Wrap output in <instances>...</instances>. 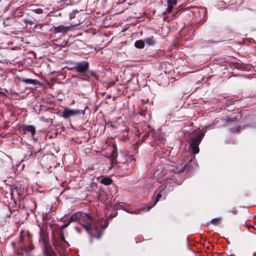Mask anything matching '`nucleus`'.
I'll list each match as a JSON object with an SVG mask.
<instances>
[{
    "mask_svg": "<svg viewBox=\"0 0 256 256\" xmlns=\"http://www.w3.org/2000/svg\"><path fill=\"white\" fill-rule=\"evenodd\" d=\"M68 226V224H64V227H66V226Z\"/></svg>",
    "mask_w": 256,
    "mask_h": 256,
    "instance_id": "42",
    "label": "nucleus"
},
{
    "mask_svg": "<svg viewBox=\"0 0 256 256\" xmlns=\"http://www.w3.org/2000/svg\"><path fill=\"white\" fill-rule=\"evenodd\" d=\"M220 218H215L212 219L210 222L214 225L218 226L220 224Z\"/></svg>",
    "mask_w": 256,
    "mask_h": 256,
    "instance_id": "21",
    "label": "nucleus"
},
{
    "mask_svg": "<svg viewBox=\"0 0 256 256\" xmlns=\"http://www.w3.org/2000/svg\"><path fill=\"white\" fill-rule=\"evenodd\" d=\"M22 82H24L27 84H36L38 82V80H32V79H22Z\"/></svg>",
    "mask_w": 256,
    "mask_h": 256,
    "instance_id": "17",
    "label": "nucleus"
},
{
    "mask_svg": "<svg viewBox=\"0 0 256 256\" xmlns=\"http://www.w3.org/2000/svg\"><path fill=\"white\" fill-rule=\"evenodd\" d=\"M108 98H111V95H108L107 96Z\"/></svg>",
    "mask_w": 256,
    "mask_h": 256,
    "instance_id": "37",
    "label": "nucleus"
},
{
    "mask_svg": "<svg viewBox=\"0 0 256 256\" xmlns=\"http://www.w3.org/2000/svg\"><path fill=\"white\" fill-rule=\"evenodd\" d=\"M144 43L142 40H138L134 42V46L138 48H143L145 46Z\"/></svg>",
    "mask_w": 256,
    "mask_h": 256,
    "instance_id": "14",
    "label": "nucleus"
},
{
    "mask_svg": "<svg viewBox=\"0 0 256 256\" xmlns=\"http://www.w3.org/2000/svg\"><path fill=\"white\" fill-rule=\"evenodd\" d=\"M125 210L127 212L126 210ZM128 212H129V213H131V214H134V212H128Z\"/></svg>",
    "mask_w": 256,
    "mask_h": 256,
    "instance_id": "41",
    "label": "nucleus"
},
{
    "mask_svg": "<svg viewBox=\"0 0 256 256\" xmlns=\"http://www.w3.org/2000/svg\"><path fill=\"white\" fill-rule=\"evenodd\" d=\"M235 210H236V208H234V210H232V212H234V211H235Z\"/></svg>",
    "mask_w": 256,
    "mask_h": 256,
    "instance_id": "44",
    "label": "nucleus"
},
{
    "mask_svg": "<svg viewBox=\"0 0 256 256\" xmlns=\"http://www.w3.org/2000/svg\"><path fill=\"white\" fill-rule=\"evenodd\" d=\"M162 198V194L160 193L156 195V200H155L154 204L153 206H150V207L148 208L146 210V211H149L150 208H152L154 205H156V203L158 202V201L160 200V198Z\"/></svg>",
    "mask_w": 256,
    "mask_h": 256,
    "instance_id": "20",
    "label": "nucleus"
},
{
    "mask_svg": "<svg viewBox=\"0 0 256 256\" xmlns=\"http://www.w3.org/2000/svg\"><path fill=\"white\" fill-rule=\"evenodd\" d=\"M48 234L46 232V225L44 223L40 231V242L46 246L48 240Z\"/></svg>",
    "mask_w": 256,
    "mask_h": 256,
    "instance_id": "5",
    "label": "nucleus"
},
{
    "mask_svg": "<svg viewBox=\"0 0 256 256\" xmlns=\"http://www.w3.org/2000/svg\"><path fill=\"white\" fill-rule=\"evenodd\" d=\"M108 222L106 220L104 221V224H102V226L101 227L102 228L104 229L108 226Z\"/></svg>",
    "mask_w": 256,
    "mask_h": 256,
    "instance_id": "31",
    "label": "nucleus"
},
{
    "mask_svg": "<svg viewBox=\"0 0 256 256\" xmlns=\"http://www.w3.org/2000/svg\"><path fill=\"white\" fill-rule=\"evenodd\" d=\"M20 131L23 134H30L31 136L33 138V139L34 140V142L37 141L38 139H36L34 138V136L36 134V128L34 126L23 124L20 128Z\"/></svg>",
    "mask_w": 256,
    "mask_h": 256,
    "instance_id": "4",
    "label": "nucleus"
},
{
    "mask_svg": "<svg viewBox=\"0 0 256 256\" xmlns=\"http://www.w3.org/2000/svg\"><path fill=\"white\" fill-rule=\"evenodd\" d=\"M144 42L148 46H153L156 43V40L154 38L153 36H150L146 38L144 40Z\"/></svg>",
    "mask_w": 256,
    "mask_h": 256,
    "instance_id": "13",
    "label": "nucleus"
},
{
    "mask_svg": "<svg viewBox=\"0 0 256 256\" xmlns=\"http://www.w3.org/2000/svg\"><path fill=\"white\" fill-rule=\"evenodd\" d=\"M130 160H136V158H134L133 156H132V155H130Z\"/></svg>",
    "mask_w": 256,
    "mask_h": 256,
    "instance_id": "34",
    "label": "nucleus"
},
{
    "mask_svg": "<svg viewBox=\"0 0 256 256\" xmlns=\"http://www.w3.org/2000/svg\"><path fill=\"white\" fill-rule=\"evenodd\" d=\"M253 256H256V252L254 253Z\"/></svg>",
    "mask_w": 256,
    "mask_h": 256,
    "instance_id": "40",
    "label": "nucleus"
},
{
    "mask_svg": "<svg viewBox=\"0 0 256 256\" xmlns=\"http://www.w3.org/2000/svg\"><path fill=\"white\" fill-rule=\"evenodd\" d=\"M82 226L84 228L87 232H90L92 229H93L91 224H84L82 223Z\"/></svg>",
    "mask_w": 256,
    "mask_h": 256,
    "instance_id": "19",
    "label": "nucleus"
},
{
    "mask_svg": "<svg viewBox=\"0 0 256 256\" xmlns=\"http://www.w3.org/2000/svg\"><path fill=\"white\" fill-rule=\"evenodd\" d=\"M107 124L110 125L112 128H114V124L112 122H110L107 123Z\"/></svg>",
    "mask_w": 256,
    "mask_h": 256,
    "instance_id": "32",
    "label": "nucleus"
},
{
    "mask_svg": "<svg viewBox=\"0 0 256 256\" xmlns=\"http://www.w3.org/2000/svg\"><path fill=\"white\" fill-rule=\"evenodd\" d=\"M180 12V11H177L176 14H174V15H176V14H178Z\"/></svg>",
    "mask_w": 256,
    "mask_h": 256,
    "instance_id": "38",
    "label": "nucleus"
},
{
    "mask_svg": "<svg viewBox=\"0 0 256 256\" xmlns=\"http://www.w3.org/2000/svg\"><path fill=\"white\" fill-rule=\"evenodd\" d=\"M176 4V0H168V8L166 12H170L173 9L174 6Z\"/></svg>",
    "mask_w": 256,
    "mask_h": 256,
    "instance_id": "11",
    "label": "nucleus"
},
{
    "mask_svg": "<svg viewBox=\"0 0 256 256\" xmlns=\"http://www.w3.org/2000/svg\"><path fill=\"white\" fill-rule=\"evenodd\" d=\"M149 135H150L149 132H146L142 138V140L144 141L146 140L148 138Z\"/></svg>",
    "mask_w": 256,
    "mask_h": 256,
    "instance_id": "28",
    "label": "nucleus"
},
{
    "mask_svg": "<svg viewBox=\"0 0 256 256\" xmlns=\"http://www.w3.org/2000/svg\"><path fill=\"white\" fill-rule=\"evenodd\" d=\"M204 134L202 132L198 134L196 136L192 138L190 146L193 154H196L199 152L200 149L198 146L202 142Z\"/></svg>",
    "mask_w": 256,
    "mask_h": 256,
    "instance_id": "2",
    "label": "nucleus"
},
{
    "mask_svg": "<svg viewBox=\"0 0 256 256\" xmlns=\"http://www.w3.org/2000/svg\"><path fill=\"white\" fill-rule=\"evenodd\" d=\"M36 154V153L33 154L32 150L30 149L28 150V156L26 154L24 158L26 160L28 159H34L35 158L34 155Z\"/></svg>",
    "mask_w": 256,
    "mask_h": 256,
    "instance_id": "15",
    "label": "nucleus"
},
{
    "mask_svg": "<svg viewBox=\"0 0 256 256\" xmlns=\"http://www.w3.org/2000/svg\"><path fill=\"white\" fill-rule=\"evenodd\" d=\"M81 212H76L74 214H73L70 218L68 222H72L75 221L76 220H78L80 221V216H81Z\"/></svg>",
    "mask_w": 256,
    "mask_h": 256,
    "instance_id": "12",
    "label": "nucleus"
},
{
    "mask_svg": "<svg viewBox=\"0 0 256 256\" xmlns=\"http://www.w3.org/2000/svg\"><path fill=\"white\" fill-rule=\"evenodd\" d=\"M225 122L226 123H230L232 122H236L238 120V118H226L224 119Z\"/></svg>",
    "mask_w": 256,
    "mask_h": 256,
    "instance_id": "23",
    "label": "nucleus"
},
{
    "mask_svg": "<svg viewBox=\"0 0 256 256\" xmlns=\"http://www.w3.org/2000/svg\"><path fill=\"white\" fill-rule=\"evenodd\" d=\"M160 158H164V156H162Z\"/></svg>",
    "mask_w": 256,
    "mask_h": 256,
    "instance_id": "46",
    "label": "nucleus"
},
{
    "mask_svg": "<svg viewBox=\"0 0 256 256\" xmlns=\"http://www.w3.org/2000/svg\"><path fill=\"white\" fill-rule=\"evenodd\" d=\"M44 118V117H41L40 119L42 120Z\"/></svg>",
    "mask_w": 256,
    "mask_h": 256,
    "instance_id": "45",
    "label": "nucleus"
},
{
    "mask_svg": "<svg viewBox=\"0 0 256 256\" xmlns=\"http://www.w3.org/2000/svg\"><path fill=\"white\" fill-rule=\"evenodd\" d=\"M90 68V64L88 61L84 60L76 62L74 66L71 68L72 70L80 73L84 74V78H78V82L81 85L89 86L90 84L89 76L86 74Z\"/></svg>",
    "mask_w": 256,
    "mask_h": 256,
    "instance_id": "1",
    "label": "nucleus"
},
{
    "mask_svg": "<svg viewBox=\"0 0 256 256\" xmlns=\"http://www.w3.org/2000/svg\"><path fill=\"white\" fill-rule=\"evenodd\" d=\"M6 154L0 151V160L4 158V157L5 156Z\"/></svg>",
    "mask_w": 256,
    "mask_h": 256,
    "instance_id": "33",
    "label": "nucleus"
},
{
    "mask_svg": "<svg viewBox=\"0 0 256 256\" xmlns=\"http://www.w3.org/2000/svg\"><path fill=\"white\" fill-rule=\"evenodd\" d=\"M91 224L94 229L96 230H98V228L102 226V222L99 220H92Z\"/></svg>",
    "mask_w": 256,
    "mask_h": 256,
    "instance_id": "10",
    "label": "nucleus"
},
{
    "mask_svg": "<svg viewBox=\"0 0 256 256\" xmlns=\"http://www.w3.org/2000/svg\"><path fill=\"white\" fill-rule=\"evenodd\" d=\"M70 26H54L52 28L54 32L56 34L58 32L65 33L67 32L70 29Z\"/></svg>",
    "mask_w": 256,
    "mask_h": 256,
    "instance_id": "8",
    "label": "nucleus"
},
{
    "mask_svg": "<svg viewBox=\"0 0 256 256\" xmlns=\"http://www.w3.org/2000/svg\"><path fill=\"white\" fill-rule=\"evenodd\" d=\"M100 238V236H97L98 238Z\"/></svg>",
    "mask_w": 256,
    "mask_h": 256,
    "instance_id": "43",
    "label": "nucleus"
},
{
    "mask_svg": "<svg viewBox=\"0 0 256 256\" xmlns=\"http://www.w3.org/2000/svg\"><path fill=\"white\" fill-rule=\"evenodd\" d=\"M186 164H185L184 165V168H182V170H181V172H183V171H184V170L186 169Z\"/></svg>",
    "mask_w": 256,
    "mask_h": 256,
    "instance_id": "35",
    "label": "nucleus"
},
{
    "mask_svg": "<svg viewBox=\"0 0 256 256\" xmlns=\"http://www.w3.org/2000/svg\"><path fill=\"white\" fill-rule=\"evenodd\" d=\"M34 11L38 14H42L43 12V10L42 8H36L34 10Z\"/></svg>",
    "mask_w": 256,
    "mask_h": 256,
    "instance_id": "29",
    "label": "nucleus"
},
{
    "mask_svg": "<svg viewBox=\"0 0 256 256\" xmlns=\"http://www.w3.org/2000/svg\"><path fill=\"white\" fill-rule=\"evenodd\" d=\"M240 126H238L236 127L230 128V131L233 133L238 132L240 131Z\"/></svg>",
    "mask_w": 256,
    "mask_h": 256,
    "instance_id": "24",
    "label": "nucleus"
},
{
    "mask_svg": "<svg viewBox=\"0 0 256 256\" xmlns=\"http://www.w3.org/2000/svg\"><path fill=\"white\" fill-rule=\"evenodd\" d=\"M110 157L111 160H116L118 156V148L116 144H112L110 148Z\"/></svg>",
    "mask_w": 256,
    "mask_h": 256,
    "instance_id": "6",
    "label": "nucleus"
},
{
    "mask_svg": "<svg viewBox=\"0 0 256 256\" xmlns=\"http://www.w3.org/2000/svg\"><path fill=\"white\" fill-rule=\"evenodd\" d=\"M85 111L84 110H74L68 108H65L62 112V116L64 118H68L71 116H74L80 115L81 114H84Z\"/></svg>",
    "mask_w": 256,
    "mask_h": 256,
    "instance_id": "3",
    "label": "nucleus"
},
{
    "mask_svg": "<svg viewBox=\"0 0 256 256\" xmlns=\"http://www.w3.org/2000/svg\"><path fill=\"white\" fill-rule=\"evenodd\" d=\"M165 142L166 139L162 134H159L155 140L156 144L160 146H164Z\"/></svg>",
    "mask_w": 256,
    "mask_h": 256,
    "instance_id": "9",
    "label": "nucleus"
},
{
    "mask_svg": "<svg viewBox=\"0 0 256 256\" xmlns=\"http://www.w3.org/2000/svg\"><path fill=\"white\" fill-rule=\"evenodd\" d=\"M158 154H164V152L163 151H162V150H160L158 152Z\"/></svg>",
    "mask_w": 256,
    "mask_h": 256,
    "instance_id": "36",
    "label": "nucleus"
},
{
    "mask_svg": "<svg viewBox=\"0 0 256 256\" xmlns=\"http://www.w3.org/2000/svg\"><path fill=\"white\" fill-rule=\"evenodd\" d=\"M139 114L142 117L145 118L146 114V112L145 110H141L139 112Z\"/></svg>",
    "mask_w": 256,
    "mask_h": 256,
    "instance_id": "27",
    "label": "nucleus"
},
{
    "mask_svg": "<svg viewBox=\"0 0 256 256\" xmlns=\"http://www.w3.org/2000/svg\"><path fill=\"white\" fill-rule=\"evenodd\" d=\"M86 74H88L89 76H90V75L92 76L96 80H98L99 78L98 76L96 74V73L93 71H88V72Z\"/></svg>",
    "mask_w": 256,
    "mask_h": 256,
    "instance_id": "22",
    "label": "nucleus"
},
{
    "mask_svg": "<svg viewBox=\"0 0 256 256\" xmlns=\"http://www.w3.org/2000/svg\"><path fill=\"white\" fill-rule=\"evenodd\" d=\"M117 164H118V163H117L116 161L115 162H114V161H111L110 166L108 168V170H110L113 167H114V168H116Z\"/></svg>",
    "mask_w": 256,
    "mask_h": 256,
    "instance_id": "26",
    "label": "nucleus"
},
{
    "mask_svg": "<svg viewBox=\"0 0 256 256\" xmlns=\"http://www.w3.org/2000/svg\"><path fill=\"white\" fill-rule=\"evenodd\" d=\"M139 210H138V211H136L134 213L135 214H138L139 213Z\"/></svg>",
    "mask_w": 256,
    "mask_h": 256,
    "instance_id": "39",
    "label": "nucleus"
},
{
    "mask_svg": "<svg viewBox=\"0 0 256 256\" xmlns=\"http://www.w3.org/2000/svg\"><path fill=\"white\" fill-rule=\"evenodd\" d=\"M100 182L105 185H109L112 183V180L109 177H105L101 180Z\"/></svg>",
    "mask_w": 256,
    "mask_h": 256,
    "instance_id": "16",
    "label": "nucleus"
},
{
    "mask_svg": "<svg viewBox=\"0 0 256 256\" xmlns=\"http://www.w3.org/2000/svg\"><path fill=\"white\" fill-rule=\"evenodd\" d=\"M60 240H61L62 242H63L64 243V244H65V243H66H66H67L66 241V240H65V238H64V234H61V236H60Z\"/></svg>",
    "mask_w": 256,
    "mask_h": 256,
    "instance_id": "30",
    "label": "nucleus"
},
{
    "mask_svg": "<svg viewBox=\"0 0 256 256\" xmlns=\"http://www.w3.org/2000/svg\"><path fill=\"white\" fill-rule=\"evenodd\" d=\"M59 165V164H54V166H50L49 168L46 167L45 168L47 169L48 171L50 170V172H52V168H56Z\"/></svg>",
    "mask_w": 256,
    "mask_h": 256,
    "instance_id": "25",
    "label": "nucleus"
},
{
    "mask_svg": "<svg viewBox=\"0 0 256 256\" xmlns=\"http://www.w3.org/2000/svg\"><path fill=\"white\" fill-rule=\"evenodd\" d=\"M64 243L61 240H54V246L56 247V248H57L58 247L62 248L64 246Z\"/></svg>",
    "mask_w": 256,
    "mask_h": 256,
    "instance_id": "18",
    "label": "nucleus"
},
{
    "mask_svg": "<svg viewBox=\"0 0 256 256\" xmlns=\"http://www.w3.org/2000/svg\"><path fill=\"white\" fill-rule=\"evenodd\" d=\"M92 220V218L88 216V214L82 212L80 222L82 224H91Z\"/></svg>",
    "mask_w": 256,
    "mask_h": 256,
    "instance_id": "7",
    "label": "nucleus"
}]
</instances>
